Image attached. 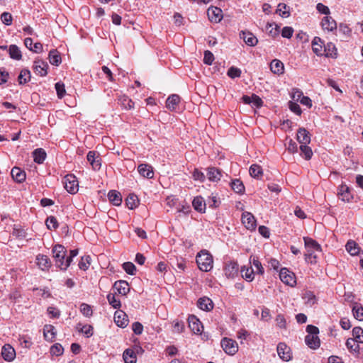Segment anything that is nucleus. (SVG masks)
I'll return each mask as SVG.
<instances>
[{
	"label": "nucleus",
	"instance_id": "11",
	"mask_svg": "<svg viewBox=\"0 0 363 363\" xmlns=\"http://www.w3.org/2000/svg\"><path fill=\"white\" fill-rule=\"evenodd\" d=\"M188 321L189 326L194 333L199 334L201 333L203 325L200 320L195 315H190L188 318Z\"/></svg>",
	"mask_w": 363,
	"mask_h": 363
},
{
	"label": "nucleus",
	"instance_id": "41",
	"mask_svg": "<svg viewBox=\"0 0 363 363\" xmlns=\"http://www.w3.org/2000/svg\"><path fill=\"white\" fill-rule=\"evenodd\" d=\"M125 203L128 208L134 209L138 206L139 199L136 195L130 194L125 200Z\"/></svg>",
	"mask_w": 363,
	"mask_h": 363
},
{
	"label": "nucleus",
	"instance_id": "40",
	"mask_svg": "<svg viewBox=\"0 0 363 363\" xmlns=\"http://www.w3.org/2000/svg\"><path fill=\"white\" fill-rule=\"evenodd\" d=\"M9 52L11 58L19 60L22 57L21 52L18 46L11 45L9 46Z\"/></svg>",
	"mask_w": 363,
	"mask_h": 363
},
{
	"label": "nucleus",
	"instance_id": "20",
	"mask_svg": "<svg viewBox=\"0 0 363 363\" xmlns=\"http://www.w3.org/2000/svg\"><path fill=\"white\" fill-rule=\"evenodd\" d=\"M240 36L249 46H255L258 43L257 38L250 32L242 31Z\"/></svg>",
	"mask_w": 363,
	"mask_h": 363
},
{
	"label": "nucleus",
	"instance_id": "51",
	"mask_svg": "<svg viewBox=\"0 0 363 363\" xmlns=\"http://www.w3.org/2000/svg\"><path fill=\"white\" fill-rule=\"evenodd\" d=\"M91 257L89 256L82 257L79 262V267L82 270H86L90 265Z\"/></svg>",
	"mask_w": 363,
	"mask_h": 363
},
{
	"label": "nucleus",
	"instance_id": "10",
	"mask_svg": "<svg viewBox=\"0 0 363 363\" xmlns=\"http://www.w3.org/2000/svg\"><path fill=\"white\" fill-rule=\"evenodd\" d=\"M222 10L218 7L211 6L207 10V15L211 22H220L223 18Z\"/></svg>",
	"mask_w": 363,
	"mask_h": 363
},
{
	"label": "nucleus",
	"instance_id": "2",
	"mask_svg": "<svg viewBox=\"0 0 363 363\" xmlns=\"http://www.w3.org/2000/svg\"><path fill=\"white\" fill-rule=\"evenodd\" d=\"M53 257L56 265L61 269L66 270L71 264V259L66 258L65 259L67 250L64 246L56 245L52 248Z\"/></svg>",
	"mask_w": 363,
	"mask_h": 363
},
{
	"label": "nucleus",
	"instance_id": "59",
	"mask_svg": "<svg viewBox=\"0 0 363 363\" xmlns=\"http://www.w3.org/2000/svg\"><path fill=\"white\" fill-rule=\"evenodd\" d=\"M213 60L214 56L213 53L209 50H206L204 52L203 62L208 65H212Z\"/></svg>",
	"mask_w": 363,
	"mask_h": 363
},
{
	"label": "nucleus",
	"instance_id": "34",
	"mask_svg": "<svg viewBox=\"0 0 363 363\" xmlns=\"http://www.w3.org/2000/svg\"><path fill=\"white\" fill-rule=\"evenodd\" d=\"M48 59L50 62L55 66H58L62 62L60 55L56 50H52L50 51Z\"/></svg>",
	"mask_w": 363,
	"mask_h": 363
},
{
	"label": "nucleus",
	"instance_id": "18",
	"mask_svg": "<svg viewBox=\"0 0 363 363\" xmlns=\"http://www.w3.org/2000/svg\"><path fill=\"white\" fill-rule=\"evenodd\" d=\"M321 26L323 30L333 31L337 28L336 21L330 16H325L321 21Z\"/></svg>",
	"mask_w": 363,
	"mask_h": 363
},
{
	"label": "nucleus",
	"instance_id": "30",
	"mask_svg": "<svg viewBox=\"0 0 363 363\" xmlns=\"http://www.w3.org/2000/svg\"><path fill=\"white\" fill-rule=\"evenodd\" d=\"M108 198L113 205L115 206H120L122 202V197L121 194L116 191V190H111L108 194Z\"/></svg>",
	"mask_w": 363,
	"mask_h": 363
},
{
	"label": "nucleus",
	"instance_id": "27",
	"mask_svg": "<svg viewBox=\"0 0 363 363\" xmlns=\"http://www.w3.org/2000/svg\"><path fill=\"white\" fill-rule=\"evenodd\" d=\"M197 304L199 308L203 311H208L213 308V302L207 297L200 298Z\"/></svg>",
	"mask_w": 363,
	"mask_h": 363
},
{
	"label": "nucleus",
	"instance_id": "25",
	"mask_svg": "<svg viewBox=\"0 0 363 363\" xmlns=\"http://www.w3.org/2000/svg\"><path fill=\"white\" fill-rule=\"evenodd\" d=\"M123 358L125 363H136L137 362L135 351L132 348H128L123 352Z\"/></svg>",
	"mask_w": 363,
	"mask_h": 363
},
{
	"label": "nucleus",
	"instance_id": "49",
	"mask_svg": "<svg viewBox=\"0 0 363 363\" xmlns=\"http://www.w3.org/2000/svg\"><path fill=\"white\" fill-rule=\"evenodd\" d=\"M300 150L301 151V155H303L306 160H310L313 156V152L310 147L307 145H301Z\"/></svg>",
	"mask_w": 363,
	"mask_h": 363
},
{
	"label": "nucleus",
	"instance_id": "42",
	"mask_svg": "<svg viewBox=\"0 0 363 363\" xmlns=\"http://www.w3.org/2000/svg\"><path fill=\"white\" fill-rule=\"evenodd\" d=\"M30 72L27 69H23L21 70L18 77V80L20 84H26V82H29L30 79Z\"/></svg>",
	"mask_w": 363,
	"mask_h": 363
},
{
	"label": "nucleus",
	"instance_id": "37",
	"mask_svg": "<svg viewBox=\"0 0 363 363\" xmlns=\"http://www.w3.org/2000/svg\"><path fill=\"white\" fill-rule=\"evenodd\" d=\"M345 247L347 251L352 256L358 255L359 252V247L353 240H349L347 242Z\"/></svg>",
	"mask_w": 363,
	"mask_h": 363
},
{
	"label": "nucleus",
	"instance_id": "47",
	"mask_svg": "<svg viewBox=\"0 0 363 363\" xmlns=\"http://www.w3.org/2000/svg\"><path fill=\"white\" fill-rule=\"evenodd\" d=\"M352 312L354 317L359 320H363V307L359 306L358 303H355L352 308Z\"/></svg>",
	"mask_w": 363,
	"mask_h": 363
},
{
	"label": "nucleus",
	"instance_id": "17",
	"mask_svg": "<svg viewBox=\"0 0 363 363\" xmlns=\"http://www.w3.org/2000/svg\"><path fill=\"white\" fill-rule=\"evenodd\" d=\"M138 171L142 177L147 179H151L154 176L152 167L147 164H140L138 167Z\"/></svg>",
	"mask_w": 363,
	"mask_h": 363
},
{
	"label": "nucleus",
	"instance_id": "5",
	"mask_svg": "<svg viewBox=\"0 0 363 363\" xmlns=\"http://www.w3.org/2000/svg\"><path fill=\"white\" fill-rule=\"evenodd\" d=\"M279 277L283 283L290 286H294L296 283L294 273L286 268H282L280 270Z\"/></svg>",
	"mask_w": 363,
	"mask_h": 363
},
{
	"label": "nucleus",
	"instance_id": "3",
	"mask_svg": "<svg viewBox=\"0 0 363 363\" xmlns=\"http://www.w3.org/2000/svg\"><path fill=\"white\" fill-rule=\"evenodd\" d=\"M196 263L203 272H209L213 268L212 255L206 250H201L196 256Z\"/></svg>",
	"mask_w": 363,
	"mask_h": 363
},
{
	"label": "nucleus",
	"instance_id": "53",
	"mask_svg": "<svg viewBox=\"0 0 363 363\" xmlns=\"http://www.w3.org/2000/svg\"><path fill=\"white\" fill-rule=\"evenodd\" d=\"M46 226L48 229H56L58 227L57 219L54 216H50L45 221Z\"/></svg>",
	"mask_w": 363,
	"mask_h": 363
},
{
	"label": "nucleus",
	"instance_id": "33",
	"mask_svg": "<svg viewBox=\"0 0 363 363\" xmlns=\"http://www.w3.org/2000/svg\"><path fill=\"white\" fill-rule=\"evenodd\" d=\"M192 205L194 209L199 212H204L206 208V203L201 196H196L192 201Z\"/></svg>",
	"mask_w": 363,
	"mask_h": 363
},
{
	"label": "nucleus",
	"instance_id": "16",
	"mask_svg": "<svg viewBox=\"0 0 363 363\" xmlns=\"http://www.w3.org/2000/svg\"><path fill=\"white\" fill-rule=\"evenodd\" d=\"M36 262L39 268L43 271L48 270L51 267L50 259L48 256L44 255H37Z\"/></svg>",
	"mask_w": 363,
	"mask_h": 363
},
{
	"label": "nucleus",
	"instance_id": "12",
	"mask_svg": "<svg viewBox=\"0 0 363 363\" xmlns=\"http://www.w3.org/2000/svg\"><path fill=\"white\" fill-rule=\"evenodd\" d=\"M238 264L235 262H230L225 264L224 272L227 277L233 278L238 274Z\"/></svg>",
	"mask_w": 363,
	"mask_h": 363
},
{
	"label": "nucleus",
	"instance_id": "14",
	"mask_svg": "<svg viewBox=\"0 0 363 363\" xmlns=\"http://www.w3.org/2000/svg\"><path fill=\"white\" fill-rule=\"evenodd\" d=\"M114 321L121 328H125L128 323L127 315L122 311H117L114 314Z\"/></svg>",
	"mask_w": 363,
	"mask_h": 363
},
{
	"label": "nucleus",
	"instance_id": "23",
	"mask_svg": "<svg viewBox=\"0 0 363 363\" xmlns=\"http://www.w3.org/2000/svg\"><path fill=\"white\" fill-rule=\"evenodd\" d=\"M323 43L318 37H315L312 41L313 51L317 55H323L324 48H323Z\"/></svg>",
	"mask_w": 363,
	"mask_h": 363
},
{
	"label": "nucleus",
	"instance_id": "28",
	"mask_svg": "<svg viewBox=\"0 0 363 363\" xmlns=\"http://www.w3.org/2000/svg\"><path fill=\"white\" fill-rule=\"evenodd\" d=\"M305 342L311 349H317L320 346V340L318 335H307Z\"/></svg>",
	"mask_w": 363,
	"mask_h": 363
},
{
	"label": "nucleus",
	"instance_id": "29",
	"mask_svg": "<svg viewBox=\"0 0 363 363\" xmlns=\"http://www.w3.org/2000/svg\"><path fill=\"white\" fill-rule=\"evenodd\" d=\"M207 177L211 182H218L220 179L222 173L219 169L215 167H209L207 172Z\"/></svg>",
	"mask_w": 363,
	"mask_h": 363
},
{
	"label": "nucleus",
	"instance_id": "15",
	"mask_svg": "<svg viewBox=\"0 0 363 363\" xmlns=\"http://www.w3.org/2000/svg\"><path fill=\"white\" fill-rule=\"evenodd\" d=\"M297 140L301 145H308L311 142L309 132L304 128H300L297 132Z\"/></svg>",
	"mask_w": 363,
	"mask_h": 363
},
{
	"label": "nucleus",
	"instance_id": "58",
	"mask_svg": "<svg viewBox=\"0 0 363 363\" xmlns=\"http://www.w3.org/2000/svg\"><path fill=\"white\" fill-rule=\"evenodd\" d=\"M1 20L2 23H4L5 25L10 26L12 23L13 18L10 13L4 12L1 15Z\"/></svg>",
	"mask_w": 363,
	"mask_h": 363
},
{
	"label": "nucleus",
	"instance_id": "1",
	"mask_svg": "<svg viewBox=\"0 0 363 363\" xmlns=\"http://www.w3.org/2000/svg\"><path fill=\"white\" fill-rule=\"evenodd\" d=\"M306 252L305 253V259L307 262L315 264L317 262L316 252H321L320 245L312 238H303Z\"/></svg>",
	"mask_w": 363,
	"mask_h": 363
},
{
	"label": "nucleus",
	"instance_id": "54",
	"mask_svg": "<svg viewBox=\"0 0 363 363\" xmlns=\"http://www.w3.org/2000/svg\"><path fill=\"white\" fill-rule=\"evenodd\" d=\"M123 268L125 270V272L126 273H128V274H130V275L135 274L136 268H135V266L132 262H127L123 263Z\"/></svg>",
	"mask_w": 363,
	"mask_h": 363
},
{
	"label": "nucleus",
	"instance_id": "56",
	"mask_svg": "<svg viewBox=\"0 0 363 363\" xmlns=\"http://www.w3.org/2000/svg\"><path fill=\"white\" fill-rule=\"evenodd\" d=\"M228 76L232 79L239 77L241 74V70L235 67H231L228 70Z\"/></svg>",
	"mask_w": 363,
	"mask_h": 363
},
{
	"label": "nucleus",
	"instance_id": "24",
	"mask_svg": "<svg viewBox=\"0 0 363 363\" xmlns=\"http://www.w3.org/2000/svg\"><path fill=\"white\" fill-rule=\"evenodd\" d=\"M179 102L180 96L177 94H172L167 98L166 106L169 110L174 111Z\"/></svg>",
	"mask_w": 363,
	"mask_h": 363
},
{
	"label": "nucleus",
	"instance_id": "50",
	"mask_svg": "<svg viewBox=\"0 0 363 363\" xmlns=\"http://www.w3.org/2000/svg\"><path fill=\"white\" fill-rule=\"evenodd\" d=\"M287 8L288 6L285 4H279L278 5V9H277V13H279L281 17L286 18L290 15L289 11Z\"/></svg>",
	"mask_w": 363,
	"mask_h": 363
},
{
	"label": "nucleus",
	"instance_id": "48",
	"mask_svg": "<svg viewBox=\"0 0 363 363\" xmlns=\"http://www.w3.org/2000/svg\"><path fill=\"white\" fill-rule=\"evenodd\" d=\"M121 106L127 109L130 110L134 107V103L133 101L127 96H123L120 99Z\"/></svg>",
	"mask_w": 363,
	"mask_h": 363
},
{
	"label": "nucleus",
	"instance_id": "31",
	"mask_svg": "<svg viewBox=\"0 0 363 363\" xmlns=\"http://www.w3.org/2000/svg\"><path fill=\"white\" fill-rule=\"evenodd\" d=\"M96 152L95 151H89L87 154V160L90 162L94 169H99L101 167L99 160L96 159Z\"/></svg>",
	"mask_w": 363,
	"mask_h": 363
},
{
	"label": "nucleus",
	"instance_id": "9",
	"mask_svg": "<svg viewBox=\"0 0 363 363\" xmlns=\"http://www.w3.org/2000/svg\"><path fill=\"white\" fill-rule=\"evenodd\" d=\"M242 223L248 230H255L256 228V220L254 216L250 212H245L242 216Z\"/></svg>",
	"mask_w": 363,
	"mask_h": 363
},
{
	"label": "nucleus",
	"instance_id": "62",
	"mask_svg": "<svg viewBox=\"0 0 363 363\" xmlns=\"http://www.w3.org/2000/svg\"><path fill=\"white\" fill-rule=\"evenodd\" d=\"M252 262V264L255 267L257 272L259 274H262L264 273V268H263L261 262L258 260V259L255 257H253Z\"/></svg>",
	"mask_w": 363,
	"mask_h": 363
},
{
	"label": "nucleus",
	"instance_id": "44",
	"mask_svg": "<svg viewBox=\"0 0 363 363\" xmlns=\"http://www.w3.org/2000/svg\"><path fill=\"white\" fill-rule=\"evenodd\" d=\"M233 190L238 194H242L245 191V186L242 182L239 179H235L231 183Z\"/></svg>",
	"mask_w": 363,
	"mask_h": 363
},
{
	"label": "nucleus",
	"instance_id": "26",
	"mask_svg": "<svg viewBox=\"0 0 363 363\" xmlns=\"http://www.w3.org/2000/svg\"><path fill=\"white\" fill-rule=\"evenodd\" d=\"M45 339L48 341H52L56 335L55 328L52 325H45L43 328Z\"/></svg>",
	"mask_w": 363,
	"mask_h": 363
},
{
	"label": "nucleus",
	"instance_id": "57",
	"mask_svg": "<svg viewBox=\"0 0 363 363\" xmlns=\"http://www.w3.org/2000/svg\"><path fill=\"white\" fill-rule=\"evenodd\" d=\"M80 311L86 317H90L92 315V309L91 306L86 303L81 304Z\"/></svg>",
	"mask_w": 363,
	"mask_h": 363
},
{
	"label": "nucleus",
	"instance_id": "35",
	"mask_svg": "<svg viewBox=\"0 0 363 363\" xmlns=\"http://www.w3.org/2000/svg\"><path fill=\"white\" fill-rule=\"evenodd\" d=\"M34 161L38 164H41L44 162L46 157V152L42 148L36 149L33 152Z\"/></svg>",
	"mask_w": 363,
	"mask_h": 363
},
{
	"label": "nucleus",
	"instance_id": "22",
	"mask_svg": "<svg viewBox=\"0 0 363 363\" xmlns=\"http://www.w3.org/2000/svg\"><path fill=\"white\" fill-rule=\"evenodd\" d=\"M271 71L278 75L282 74L284 71V66L279 60L274 59L270 63Z\"/></svg>",
	"mask_w": 363,
	"mask_h": 363
},
{
	"label": "nucleus",
	"instance_id": "6",
	"mask_svg": "<svg viewBox=\"0 0 363 363\" xmlns=\"http://www.w3.org/2000/svg\"><path fill=\"white\" fill-rule=\"evenodd\" d=\"M65 188L70 194H75L78 191V181L73 174H67L64 178Z\"/></svg>",
	"mask_w": 363,
	"mask_h": 363
},
{
	"label": "nucleus",
	"instance_id": "13",
	"mask_svg": "<svg viewBox=\"0 0 363 363\" xmlns=\"http://www.w3.org/2000/svg\"><path fill=\"white\" fill-rule=\"evenodd\" d=\"M1 355L4 360L11 362L16 357V352L11 345L6 344L2 347Z\"/></svg>",
	"mask_w": 363,
	"mask_h": 363
},
{
	"label": "nucleus",
	"instance_id": "21",
	"mask_svg": "<svg viewBox=\"0 0 363 363\" xmlns=\"http://www.w3.org/2000/svg\"><path fill=\"white\" fill-rule=\"evenodd\" d=\"M11 177L14 181L21 183L26 179V172L19 167H14L11 172Z\"/></svg>",
	"mask_w": 363,
	"mask_h": 363
},
{
	"label": "nucleus",
	"instance_id": "4",
	"mask_svg": "<svg viewBox=\"0 0 363 363\" xmlns=\"http://www.w3.org/2000/svg\"><path fill=\"white\" fill-rule=\"evenodd\" d=\"M221 346L225 352L230 355H233L238 351L236 341L228 337H224L221 340Z\"/></svg>",
	"mask_w": 363,
	"mask_h": 363
},
{
	"label": "nucleus",
	"instance_id": "38",
	"mask_svg": "<svg viewBox=\"0 0 363 363\" xmlns=\"http://www.w3.org/2000/svg\"><path fill=\"white\" fill-rule=\"evenodd\" d=\"M249 172L250 176L256 179H260L263 174L262 168L258 164H252Z\"/></svg>",
	"mask_w": 363,
	"mask_h": 363
},
{
	"label": "nucleus",
	"instance_id": "55",
	"mask_svg": "<svg viewBox=\"0 0 363 363\" xmlns=\"http://www.w3.org/2000/svg\"><path fill=\"white\" fill-rule=\"evenodd\" d=\"M64 349L60 344H55L50 348V352L52 355L60 356L63 353Z\"/></svg>",
	"mask_w": 363,
	"mask_h": 363
},
{
	"label": "nucleus",
	"instance_id": "45",
	"mask_svg": "<svg viewBox=\"0 0 363 363\" xmlns=\"http://www.w3.org/2000/svg\"><path fill=\"white\" fill-rule=\"evenodd\" d=\"M357 341L354 340L352 338H348L346 341V346L349 350L353 352H359V345Z\"/></svg>",
	"mask_w": 363,
	"mask_h": 363
},
{
	"label": "nucleus",
	"instance_id": "43",
	"mask_svg": "<svg viewBox=\"0 0 363 363\" xmlns=\"http://www.w3.org/2000/svg\"><path fill=\"white\" fill-rule=\"evenodd\" d=\"M242 277L247 281H252L254 279V270L252 268L243 267L241 268Z\"/></svg>",
	"mask_w": 363,
	"mask_h": 363
},
{
	"label": "nucleus",
	"instance_id": "32",
	"mask_svg": "<svg viewBox=\"0 0 363 363\" xmlns=\"http://www.w3.org/2000/svg\"><path fill=\"white\" fill-rule=\"evenodd\" d=\"M323 55L334 58L337 57V49L333 43H328L326 45L324 46Z\"/></svg>",
	"mask_w": 363,
	"mask_h": 363
},
{
	"label": "nucleus",
	"instance_id": "46",
	"mask_svg": "<svg viewBox=\"0 0 363 363\" xmlns=\"http://www.w3.org/2000/svg\"><path fill=\"white\" fill-rule=\"evenodd\" d=\"M352 335L354 340L363 343V330L360 327H354L352 329Z\"/></svg>",
	"mask_w": 363,
	"mask_h": 363
},
{
	"label": "nucleus",
	"instance_id": "36",
	"mask_svg": "<svg viewBox=\"0 0 363 363\" xmlns=\"http://www.w3.org/2000/svg\"><path fill=\"white\" fill-rule=\"evenodd\" d=\"M302 298H303V299L305 300V303L308 305V306H313L317 302V299H316L315 296L311 291H306L303 294Z\"/></svg>",
	"mask_w": 363,
	"mask_h": 363
},
{
	"label": "nucleus",
	"instance_id": "7",
	"mask_svg": "<svg viewBox=\"0 0 363 363\" xmlns=\"http://www.w3.org/2000/svg\"><path fill=\"white\" fill-rule=\"evenodd\" d=\"M277 350L278 355L282 360L288 362L291 359V349L284 342L279 343Z\"/></svg>",
	"mask_w": 363,
	"mask_h": 363
},
{
	"label": "nucleus",
	"instance_id": "61",
	"mask_svg": "<svg viewBox=\"0 0 363 363\" xmlns=\"http://www.w3.org/2000/svg\"><path fill=\"white\" fill-rule=\"evenodd\" d=\"M77 328L81 333L85 334L87 337H90L93 335V328L90 325H84L80 328L78 326Z\"/></svg>",
	"mask_w": 363,
	"mask_h": 363
},
{
	"label": "nucleus",
	"instance_id": "63",
	"mask_svg": "<svg viewBox=\"0 0 363 363\" xmlns=\"http://www.w3.org/2000/svg\"><path fill=\"white\" fill-rule=\"evenodd\" d=\"M294 29L291 27L286 26L284 27L281 31V35L283 38H291L293 35Z\"/></svg>",
	"mask_w": 363,
	"mask_h": 363
},
{
	"label": "nucleus",
	"instance_id": "39",
	"mask_svg": "<svg viewBox=\"0 0 363 363\" xmlns=\"http://www.w3.org/2000/svg\"><path fill=\"white\" fill-rule=\"evenodd\" d=\"M339 194L341 197V199L344 201H349L352 197L350 194L349 187H347L346 185L340 186Z\"/></svg>",
	"mask_w": 363,
	"mask_h": 363
},
{
	"label": "nucleus",
	"instance_id": "60",
	"mask_svg": "<svg viewBox=\"0 0 363 363\" xmlns=\"http://www.w3.org/2000/svg\"><path fill=\"white\" fill-rule=\"evenodd\" d=\"M55 89L57 91V96L60 99H62L65 94V84L61 82L55 84Z\"/></svg>",
	"mask_w": 363,
	"mask_h": 363
},
{
	"label": "nucleus",
	"instance_id": "64",
	"mask_svg": "<svg viewBox=\"0 0 363 363\" xmlns=\"http://www.w3.org/2000/svg\"><path fill=\"white\" fill-rule=\"evenodd\" d=\"M316 9L323 14L329 15L330 13L329 8L321 3L316 5Z\"/></svg>",
	"mask_w": 363,
	"mask_h": 363
},
{
	"label": "nucleus",
	"instance_id": "19",
	"mask_svg": "<svg viewBox=\"0 0 363 363\" xmlns=\"http://www.w3.org/2000/svg\"><path fill=\"white\" fill-rule=\"evenodd\" d=\"M113 288L123 296L126 295L130 291L128 283L123 280L116 281L113 284Z\"/></svg>",
	"mask_w": 363,
	"mask_h": 363
},
{
	"label": "nucleus",
	"instance_id": "8",
	"mask_svg": "<svg viewBox=\"0 0 363 363\" xmlns=\"http://www.w3.org/2000/svg\"><path fill=\"white\" fill-rule=\"evenodd\" d=\"M48 65L46 62L42 60H36L34 61L33 71L34 72L40 76L44 77L48 74Z\"/></svg>",
	"mask_w": 363,
	"mask_h": 363
},
{
	"label": "nucleus",
	"instance_id": "52",
	"mask_svg": "<svg viewBox=\"0 0 363 363\" xmlns=\"http://www.w3.org/2000/svg\"><path fill=\"white\" fill-rule=\"evenodd\" d=\"M107 299L110 305L114 308H119L121 307V301L116 298L114 294H109L107 295Z\"/></svg>",
	"mask_w": 363,
	"mask_h": 363
}]
</instances>
